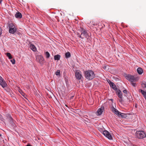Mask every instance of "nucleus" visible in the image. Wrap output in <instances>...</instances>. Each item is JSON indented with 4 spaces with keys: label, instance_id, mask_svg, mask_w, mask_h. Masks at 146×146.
<instances>
[{
    "label": "nucleus",
    "instance_id": "nucleus-7",
    "mask_svg": "<svg viewBox=\"0 0 146 146\" xmlns=\"http://www.w3.org/2000/svg\"><path fill=\"white\" fill-rule=\"evenodd\" d=\"M75 75L76 78L78 80H80L82 78L81 72L79 71H76L75 73Z\"/></svg>",
    "mask_w": 146,
    "mask_h": 146
},
{
    "label": "nucleus",
    "instance_id": "nucleus-13",
    "mask_svg": "<svg viewBox=\"0 0 146 146\" xmlns=\"http://www.w3.org/2000/svg\"><path fill=\"white\" fill-rule=\"evenodd\" d=\"M104 110V107H101L100 108H99L97 110V114L99 115H101Z\"/></svg>",
    "mask_w": 146,
    "mask_h": 146
},
{
    "label": "nucleus",
    "instance_id": "nucleus-12",
    "mask_svg": "<svg viewBox=\"0 0 146 146\" xmlns=\"http://www.w3.org/2000/svg\"><path fill=\"white\" fill-rule=\"evenodd\" d=\"M36 58L37 60L40 63H42L44 58L42 56H38L36 57Z\"/></svg>",
    "mask_w": 146,
    "mask_h": 146
},
{
    "label": "nucleus",
    "instance_id": "nucleus-34",
    "mask_svg": "<svg viewBox=\"0 0 146 146\" xmlns=\"http://www.w3.org/2000/svg\"><path fill=\"white\" fill-rule=\"evenodd\" d=\"M110 100H111V101L113 102V99H110Z\"/></svg>",
    "mask_w": 146,
    "mask_h": 146
},
{
    "label": "nucleus",
    "instance_id": "nucleus-33",
    "mask_svg": "<svg viewBox=\"0 0 146 146\" xmlns=\"http://www.w3.org/2000/svg\"><path fill=\"white\" fill-rule=\"evenodd\" d=\"M27 146H32L30 144H28L27 145Z\"/></svg>",
    "mask_w": 146,
    "mask_h": 146
},
{
    "label": "nucleus",
    "instance_id": "nucleus-17",
    "mask_svg": "<svg viewBox=\"0 0 146 146\" xmlns=\"http://www.w3.org/2000/svg\"><path fill=\"white\" fill-rule=\"evenodd\" d=\"M137 71L139 74H141L143 72V70L141 68H138L137 69Z\"/></svg>",
    "mask_w": 146,
    "mask_h": 146
},
{
    "label": "nucleus",
    "instance_id": "nucleus-30",
    "mask_svg": "<svg viewBox=\"0 0 146 146\" xmlns=\"http://www.w3.org/2000/svg\"><path fill=\"white\" fill-rule=\"evenodd\" d=\"M2 33V29L0 27V36L1 35Z\"/></svg>",
    "mask_w": 146,
    "mask_h": 146
},
{
    "label": "nucleus",
    "instance_id": "nucleus-22",
    "mask_svg": "<svg viewBox=\"0 0 146 146\" xmlns=\"http://www.w3.org/2000/svg\"><path fill=\"white\" fill-rule=\"evenodd\" d=\"M7 56L10 59H11L12 58V56L11 54L9 52H7L6 53Z\"/></svg>",
    "mask_w": 146,
    "mask_h": 146
},
{
    "label": "nucleus",
    "instance_id": "nucleus-3",
    "mask_svg": "<svg viewBox=\"0 0 146 146\" xmlns=\"http://www.w3.org/2000/svg\"><path fill=\"white\" fill-rule=\"evenodd\" d=\"M136 137L139 139H143L146 136V133L143 131H137L135 134Z\"/></svg>",
    "mask_w": 146,
    "mask_h": 146
},
{
    "label": "nucleus",
    "instance_id": "nucleus-24",
    "mask_svg": "<svg viewBox=\"0 0 146 146\" xmlns=\"http://www.w3.org/2000/svg\"><path fill=\"white\" fill-rule=\"evenodd\" d=\"M121 115L120 116H119V117H121L123 118H125L126 116V115L124 114V113H121Z\"/></svg>",
    "mask_w": 146,
    "mask_h": 146
},
{
    "label": "nucleus",
    "instance_id": "nucleus-31",
    "mask_svg": "<svg viewBox=\"0 0 146 146\" xmlns=\"http://www.w3.org/2000/svg\"><path fill=\"white\" fill-rule=\"evenodd\" d=\"M107 66H104V67H103V68L104 69H106V70H107Z\"/></svg>",
    "mask_w": 146,
    "mask_h": 146
},
{
    "label": "nucleus",
    "instance_id": "nucleus-2",
    "mask_svg": "<svg viewBox=\"0 0 146 146\" xmlns=\"http://www.w3.org/2000/svg\"><path fill=\"white\" fill-rule=\"evenodd\" d=\"M78 36L82 39L84 38H86L87 40H90V37L89 33L84 29H82L81 31V34L78 33L77 34Z\"/></svg>",
    "mask_w": 146,
    "mask_h": 146
},
{
    "label": "nucleus",
    "instance_id": "nucleus-21",
    "mask_svg": "<svg viewBox=\"0 0 146 146\" xmlns=\"http://www.w3.org/2000/svg\"><path fill=\"white\" fill-rule=\"evenodd\" d=\"M141 85L142 87L146 88V82H142Z\"/></svg>",
    "mask_w": 146,
    "mask_h": 146
},
{
    "label": "nucleus",
    "instance_id": "nucleus-10",
    "mask_svg": "<svg viewBox=\"0 0 146 146\" xmlns=\"http://www.w3.org/2000/svg\"><path fill=\"white\" fill-rule=\"evenodd\" d=\"M111 110L112 112L118 116H120L121 115V112L117 110L115 108L113 107H111Z\"/></svg>",
    "mask_w": 146,
    "mask_h": 146
},
{
    "label": "nucleus",
    "instance_id": "nucleus-26",
    "mask_svg": "<svg viewBox=\"0 0 146 146\" xmlns=\"http://www.w3.org/2000/svg\"><path fill=\"white\" fill-rule=\"evenodd\" d=\"M55 74L56 75H60V71L59 70H57L55 73Z\"/></svg>",
    "mask_w": 146,
    "mask_h": 146
},
{
    "label": "nucleus",
    "instance_id": "nucleus-20",
    "mask_svg": "<svg viewBox=\"0 0 146 146\" xmlns=\"http://www.w3.org/2000/svg\"><path fill=\"white\" fill-rule=\"evenodd\" d=\"M71 56L70 53L69 52H66L65 54V57L66 58H68L70 57Z\"/></svg>",
    "mask_w": 146,
    "mask_h": 146
},
{
    "label": "nucleus",
    "instance_id": "nucleus-29",
    "mask_svg": "<svg viewBox=\"0 0 146 146\" xmlns=\"http://www.w3.org/2000/svg\"><path fill=\"white\" fill-rule=\"evenodd\" d=\"M123 92L125 94H127V91L126 90H123Z\"/></svg>",
    "mask_w": 146,
    "mask_h": 146
},
{
    "label": "nucleus",
    "instance_id": "nucleus-1",
    "mask_svg": "<svg viewBox=\"0 0 146 146\" xmlns=\"http://www.w3.org/2000/svg\"><path fill=\"white\" fill-rule=\"evenodd\" d=\"M84 73L85 77L88 80H92L95 77L94 72L92 70H86L84 71Z\"/></svg>",
    "mask_w": 146,
    "mask_h": 146
},
{
    "label": "nucleus",
    "instance_id": "nucleus-27",
    "mask_svg": "<svg viewBox=\"0 0 146 146\" xmlns=\"http://www.w3.org/2000/svg\"><path fill=\"white\" fill-rule=\"evenodd\" d=\"M11 62H12V63L13 64H15V60L13 59L12 60H11Z\"/></svg>",
    "mask_w": 146,
    "mask_h": 146
},
{
    "label": "nucleus",
    "instance_id": "nucleus-11",
    "mask_svg": "<svg viewBox=\"0 0 146 146\" xmlns=\"http://www.w3.org/2000/svg\"><path fill=\"white\" fill-rule=\"evenodd\" d=\"M111 110L112 112L118 116H120L121 115V112L117 110L115 108L113 107H111Z\"/></svg>",
    "mask_w": 146,
    "mask_h": 146
},
{
    "label": "nucleus",
    "instance_id": "nucleus-23",
    "mask_svg": "<svg viewBox=\"0 0 146 146\" xmlns=\"http://www.w3.org/2000/svg\"><path fill=\"white\" fill-rule=\"evenodd\" d=\"M45 55L46 57L48 58H49L50 56V54L48 52H46L45 53Z\"/></svg>",
    "mask_w": 146,
    "mask_h": 146
},
{
    "label": "nucleus",
    "instance_id": "nucleus-5",
    "mask_svg": "<svg viewBox=\"0 0 146 146\" xmlns=\"http://www.w3.org/2000/svg\"><path fill=\"white\" fill-rule=\"evenodd\" d=\"M126 79L131 82H135L137 80V78L133 76L128 75L126 76Z\"/></svg>",
    "mask_w": 146,
    "mask_h": 146
},
{
    "label": "nucleus",
    "instance_id": "nucleus-6",
    "mask_svg": "<svg viewBox=\"0 0 146 146\" xmlns=\"http://www.w3.org/2000/svg\"><path fill=\"white\" fill-rule=\"evenodd\" d=\"M103 134L106 137H107L109 139H112V137L110 133L107 131L105 130L103 131Z\"/></svg>",
    "mask_w": 146,
    "mask_h": 146
},
{
    "label": "nucleus",
    "instance_id": "nucleus-8",
    "mask_svg": "<svg viewBox=\"0 0 146 146\" xmlns=\"http://www.w3.org/2000/svg\"><path fill=\"white\" fill-rule=\"evenodd\" d=\"M107 81L109 83L111 87L114 90H117V88L114 83L109 79L107 80Z\"/></svg>",
    "mask_w": 146,
    "mask_h": 146
},
{
    "label": "nucleus",
    "instance_id": "nucleus-9",
    "mask_svg": "<svg viewBox=\"0 0 146 146\" xmlns=\"http://www.w3.org/2000/svg\"><path fill=\"white\" fill-rule=\"evenodd\" d=\"M0 85L3 88L6 87L7 86V83L1 76H0Z\"/></svg>",
    "mask_w": 146,
    "mask_h": 146
},
{
    "label": "nucleus",
    "instance_id": "nucleus-15",
    "mask_svg": "<svg viewBox=\"0 0 146 146\" xmlns=\"http://www.w3.org/2000/svg\"><path fill=\"white\" fill-rule=\"evenodd\" d=\"M15 17L16 18L20 19L22 18V15L20 13L18 12L16 13L15 15Z\"/></svg>",
    "mask_w": 146,
    "mask_h": 146
},
{
    "label": "nucleus",
    "instance_id": "nucleus-18",
    "mask_svg": "<svg viewBox=\"0 0 146 146\" xmlns=\"http://www.w3.org/2000/svg\"><path fill=\"white\" fill-rule=\"evenodd\" d=\"M31 49L33 51H35L36 50V48L35 46L33 44H30V46Z\"/></svg>",
    "mask_w": 146,
    "mask_h": 146
},
{
    "label": "nucleus",
    "instance_id": "nucleus-28",
    "mask_svg": "<svg viewBox=\"0 0 146 146\" xmlns=\"http://www.w3.org/2000/svg\"><path fill=\"white\" fill-rule=\"evenodd\" d=\"M20 92L23 96H24V93L23 92L22 90H21L20 91Z\"/></svg>",
    "mask_w": 146,
    "mask_h": 146
},
{
    "label": "nucleus",
    "instance_id": "nucleus-4",
    "mask_svg": "<svg viewBox=\"0 0 146 146\" xmlns=\"http://www.w3.org/2000/svg\"><path fill=\"white\" fill-rule=\"evenodd\" d=\"M9 32L10 33L13 34L14 33L17 31V29L15 25L12 23L9 24Z\"/></svg>",
    "mask_w": 146,
    "mask_h": 146
},
{
    "label": "nucleus",
    "instance_id": "nucleus-16",
    "mask_svg": "<svg viewBox=\"0 0 146 146\" xmlns=\"http://www.w3.org/2000/svg\"><path fill=\"white\" fill-rule=\"evenodd\" d=\"M117 93L118 94V97L120 98H122L123 97L122 95L120 90H118L117 91Z\"/></svg>",
    "mask_w": 146,
    "mask_h": 146
},
{
    "label": "nucleus",
    "instance_id": "nucleus-25",
    "mask_svg": "<svg viewBox=\"0 0 146 146\" xmlns=\"http://www.w3.org/2000/svg\"><path fill=\"white\" fill-rule=\"evenodd\" d=\"M131 85L134 87H135L136 86V83L135 82H131Z\"/></svg>",
    "mask_w": 146,
    "mask_h": 146
},
{
    "label": "nucleus",
    "instance_id": "nucleus-32",
    "mask_svg": "<svg viewBox=\"0 0 146 146\" xmlns=\"http://www.w3.org/2000/svg\"><path fill=\"white\" fill-rule=\"evenodd\" d=\"M119 102H121H121H122V98H120V99L119 100Z\"/></svg>",
    "mask_w": 146,
    "mask_h": 146
},
{
    "label": "nucleus",
    "instance_id": "nucleus-14",
    "mask_svg": "<svg viewBox=\"0 0 146 146\" xmlns=\"http://www.w3.org/2000/svg\"><path fill=\"white\" fill-rule=\"evenodd\" d=\"M139 92H141L142 94L143 95L145 98H146V92L141 89H139Z\"/></svg>",
    "mask_w": 146,
    "mask_h": 146
},
{
    "label": "nucleus",
    "instance_id": "nucleus-19",
    "mask_svg": "<svg viewBox=\"0 0 146 146\" xmlns=\"http://www.w3.org/2000/svg\"><path fill=\"white\" fill-rule=\"evenodd\" d=\"M60 55L58 54L55 55L54 56V59L55 60H60Z\"/></svg>",
    "mask_w": 146,
    "mask_h": 146
},
{
    "label": "nucleus",
    "instance_id": "nucleus-35",
    "mask_svg": "<svg viewBox=\"0 0 146 146\" xmlns=\"http://www.w3.org/2000/svg\"><path fill=\"white\" fill-rule=\"evenodd\" d=\"M67 107V106L66 105H65Z\"/></svg>",
    "mask_w": 146,
    "mask_h": 146
}]
</instances>
